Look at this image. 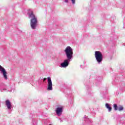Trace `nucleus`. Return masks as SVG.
I'll list each match as a JSON object with an SVG mask.
<instances>
[{
  "label": "nucleus",
  "mask_w": 125,
  "mask_h": 125,
  "mask_svg": "<svg viewBox=\"0 0 125 125\" xmlns=\"http://www.w3.org/2000/svg\"><path fill=\"white\" fill-rule=\"evenodd\" d=\"M29 18H31L30 20V26L33 30H35L38 26V19L37 17L34 14L33 12L29 14Z\"/></svg>",
  "instance_id": "obj_1"
},
{
  "label": "nucleus",
  "mask_w": 125,
  "mask_h": 125,
  "mask_svg": "<svg viewBox=\"0 0 125 125\" xmlns=\"http://www.w3.org/2000/svg\"><path fill=\"white\" fill-rule=\"evenodd\" d=\"M66 57L68 60H71L73 58V49L70 46H67L65 50Z\"/></svg>",
  "instance_id": "obj_2"
},
{
  "label": "nucleus",
  "mask_w": 125,
  "mask_h": 125,
  "mask_svg": "<svg viewBox=\"0 0 125 125\" xmlns=\"http://www.w3.org/2000/svg\"><path fill=\"white\" fill-rule=\"evenodd\" d=\"M95 56L98 63H101L103 60V55L101 52L96 51L95 52Z\"/></svg>",
  "instance_id": "obj_3"
},
{
  "label": "nucleus",
  "mask_w": 125,
  "mask_h": 125,
  "mask_svg": "<svg viewBox=\"0 0 125 125\" xmlns=\"http://www.w3.org/2000/svg\"><path fill=\"white\" fill-rule=\"evenodd\" d=\"M0 71L2 73L5 80H7V73L6 72L5 69H4L3 67L1 66V65H0Z\"/></svg>",
  "instance_id": "obj_4"
},
{
  "label": "nucleus",
  "mask_w": 125,
  "mask_h": 125,
  "mask_svg": "<svg viewBox=\"0 0 125 125\" xmlns=\"http://www.w3.org/2000/svg\"><path fill=\"white\" fill-rule=\"evenodd\" d=\"M48 80V84L47 90H52V82L51 81V79L50 77L47 78Z\"/></svg>",
  "instance_id": "obj_5"
},
{
  "label": "nucleus",
  "mask_w": 125,
  "mask_h": 125,
  "mask_svg": "<svg viewBox=\"0 0 125 125\" xmlns=\"http://www.w3.org/2000/svg\"><path fill=\"white\" fill-rule=\"evenodd\" d=\"M61 65L62 68H66V67H68V66H69V62L68 61V60H64Z\"/></svg>",
  "instance_id": "obj_6"
},
{
  "label": "nucleus",
  "mask_w": 125,
  "mask_h": 125,
  "mask_svg": "<svg viewBox=\"0 0 125 125\" xmlns=\"http://www.w3.org/2000/svg\"><path fill=\"white\" fill-rule=\"evenodd\" d=\"M5 104L7 106V108L10 110V109H11V103L10 102V101H9V100H7L5 101Z\"/></svg>",
  "instance_id": "obj_7"
},
{
  "label": "nucleus",
  "mask_w": 125,
  "mask_h": 125,
  "mask_svg": "<svg viewBox=\"0 0 125 125\" xmlns=\"http://www.w3.org/2000/svg\"><path fill=\"white\" fill-rule=\"evenodd\" d=\"M63 110L62 108L57 107L56 110V113L57 115H60L62 113Z\"/></svg>",
  "instance_id": "obj_8"
},
{
  "label": "nucleus",
  "mask_w": 125,
  "mask_h": 125,
  "mask_svg": "<svg viewBox=\"0 0 125 125\" xmlns=\"http://www.w3.org/2000/svg\"><path fill=\"white\" fill-rule=\"evenodd\" d=\"M105 107L107 109H108L109 112H111V111H112V107L110 106L109 104H106Z\"/></svg>",
  "instance_id": "obj_9"
},
{
  "label": "nucleus",
  "mask_w": 125,
  "mask_h": 125,
  "mask_svg": "<svg viewBox=\"0 0 125 125\" xmlns=\"http://www.w3.org/2000/svg\"><path fill=\"white\" fill-rule=\"evenodd\" d=\"M118 110L119 111H123V110H124V107H123L122 105H120L118 108Z\"/></svg>",
  "instance_id": "obj_10"
},
{
  "label": "nucleus",
  "mask_w": 125,
  "mask_h": 125,
  "mask_svg": "<svg viewBox=\"0 0 125 125\" xmlns=\"http://www.w3.org/2000/svg\"><path fill=\"white\" fill-rule=\"evenodd\" d=\"M114 108L115 111H117V110H118V105L116 104H114Z\"/></svg>",
  "instance_id": "obj_11"
},
{
  "label": "nucleus",
  "mask_w": 125,
  "mask_h": 125,
  "mask_svg": "<svg viewBox=\"0 0 125 125\" xmlns=\"http://www.w3.org/2000/svg\"><path fill=\"white\" fill-rule=\"evenodd\" d=\"M71 1L73 4H75V3L76 2V0H71Z\"/></svg>",
  "instance_id": "obj_12"
},
{
  "label": "nucleus",
  "mask_w": 125,
  "mask_h": 125,
  "mask_svg": "<svg viewBox=\"0 0 125 125\" xmlns=\"http://www.w3.org/2000/svg\"><path fill=\"white\" fill-rule=\"evenodd\" d=\"M45 80H46V78H44L43 79V82H44V81H45Z\"/></svg>",
  "instance_id": "obj_13"
},
{
  "label": "nucleus",
  "mask_w": 125,
  "mask_h": 125,
  "mask_svg": "<svg viewBox=\"0 0 125 125\" xmlns=\"http://www.w3.org/2000/svg\"><path fill=\"white\" fill-rule=\"evenodd\" d=\"M65 2H68V0H65Z\"/></svg>",
  "instance_id": "obj_14"
}]
</instances>
